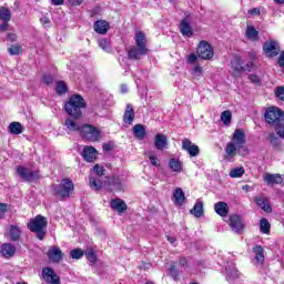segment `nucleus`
<instances>
[{"label":"nucleus","mask_w":284,"mask_h":284,"mask_svg":"<svg viewBox=\"0 0 284 284\" xmlns=\"http://www.w3.org/2000/svg\"><path fill=\"white\" fill-rule=\"evenodd\" d=\"M82 108H85V100L81 95H72L64 104L65 112L73 119H80Z\"/></svg>","instance_id":"obj_1"},{"label":"nucleus","mask_w":284,"mask_h":284,"mask_svg":"<svg viewBox=\"0 0 284 284\" xmlns=\"http://www.w3.org/2000/svg\"><path fill=\"white\" fill-rule=\"evenodd\" d=\"M48 227V220L43 215H37L33 220L28 223V229L30 232L37 234L39 241L45 239V230Z\"/></svg>","instance_id":"obj_2"},{"label":"nucleus","mask_w":284,"mask_h":284,"mask_svg":"<svg viewBox=\"0 0 284 284\" xmlns=\"http://www.w3.org/2000/svg\"><path fill=\"white\" fill-rule=\"evenodd\" d=\"M265 121L272 128H276L280 123L284 121V113L277 106H268L264 113Z\"/></svg>","instance_id":"obj_3"},{"label":"nucleus","mask_w":284,"mask_h":284,"mask_svg":"<svg viewBox=\"0 0 284 284\" xmlns=\"http://www.w3.org/2000/svg\"><path fill=\"white\" fill-rule=\"evenodd\" d=\"M74 192V183L70 179H63L59 185L54 187V193L60 199H68Z\"/></svg>","instance_id":"obj_4"},{"label":"nucleus","mask_w":284,"mask_h":284,"mask_svg":"<svg viewBox=\"0 0 284 284\" xmlns=\"http://www.w3.org/2000/svg\"><path fill=\"white\" fill-rule=\"evenodd\" d=\"M80 134L83 136V139H85L87 141H91L92 143L101 139V132H99V129L90 124L82 125Z\"/></svg>","instance_id":"obj_5"},{"label":"nucleus","mask_w":284,"mask_h":284,"mask_svg":"<svg viewBox=\"0 0 284 284\" xmlns=\"http://www.w3.org/2000/svg\"><path fill=\"white\" fill-rule=\"evenodd\" d=\"M197 55L204 61H210L214 57V49L206 41H201L197 47Z\"/></svg>","instance_id":"obj_6"},{"label":"nucleus","mask_w":284,"mask_h":284,"mask_svg":"<svg viewBox=\"0 0 284 284\" xmlns=\"http://www.w3.org/2000/svg\"><path fill=\"white\" fill-rule=\"evenodd\" d=\"M263 50L265 52V55L268 57V59H272L274 57H278V52H281V47L278 45V42L274 40H267L264 43Z\"/></svg>","instance_id":"obj_7"},{"label":"nucleus","mask_w":284,"mask_h":284,"mask_svg":"<svg viewBox=\"0 0 284 284\" xmlns=\"http://www.w3.org/2000/svg\"><path fill=\"white\" fill-rule=\"evenodd\" d=\"M17 173L23 181H37V179H39V172L31 171L30 169L23 166H18Z\"/></svg>","instance_id":"obj_8"},{"label":"nucleus","mask_w":284,"mask_h":284,"mask_svg":"<svg viewBox=\"0 0 284 284\" xmlns=\"http://www.w3.org/2000/svg\"><path fill=\"white\" fill-rule=\"evenodd\" d=\"M229 225L235 234H241V231L244 230L245 224H243V220L240 217V215L232 214L229 219Z\"/></svg>","instance_id":"obj_9"},{"label":"nucleus","mask_w":284,"mask_h":284,"mask_svg":"<svg viewBox=\"0 0 284 284\" xmlns=\"http://www.w3.org/2000/svg\"><path fill=\"white\" fill-rule=\"evenodd\" d=\"M149 50L148 48H141V47H131L130 50L128 51L129 59H132L133 61H139L148 54Z\"/></svg>","instance_id":"obj_10"},{"label":"nucleus","mask_w":284,"mask_h":284,"mask_svg":"<svg viewBox=\"0 0 284 284\" xmlns=\"http://www.w3.org/2000/svg\"><path fill=\"white\" fill-rule=\"evenodd\" d=\"M243 149L241 146H237V144H234V142H229L225 148V155L224 159L226 161H232L236 154H241V151Z\"/></svg>","instance_id":"obj_11"},{"label":"nucleus","mask_w":284,"mask_h":284,"mask_svg":"<svg viewBox=\"0 0 284 284\" xmlns=\"http://www.w3.org/2000/svg\"><path fill=\"white\" fill-rule=\"evenodd\" d=\"M42 276L47 283H51V284L61 283V278H59V275H57L54 273V270H52L50 267H45L42 270Z\"/></svg>","instance_id":"obj_12"},{"label":"nucleus","mask_w":284,"mask_h":284,"mask_svg":"<svg viewBox=\"0 0 284 284\" xmlns=\"http://www.w3.org/2000/svg\"><path fill=\"white\" fill-rule=\"evenodd\" d=\"M231 142L237 145L239 148H242V150H244L245 149V131L243 129L235 130Z\"/></svg>","instance_id":"obj_13"},{"label":"nucleus","mask_w":284,"mask_h":284,"mask_svg":"<svg viewBox=\"0 0 284 284\" xmlns=\"http://www.w3.org/2000/svg\"><path fill=\"white\" fill-rule=\"evenodd\" d=\"M49 261L52 263H61L63 261V252L57 246H52L48 252Z\"/></svg>","instance_id":"obj_14"},{"label":"nucleus","mask_w":284,"mask_h":284,"mask_svg":"<svg viewBox=\"0 0 284 284\" xmlns=\"http://www.w3.org/2000/svg\"><path fill=\"white\" fill-rule=\"evenodd\" d=\"M180 32L183 34V37H187L189 39L194 37V30L192 29V26L190 24V20L187 18H184L180 23Z\"/></svg>","instance_id":"obj_15"},{"label":"nucleus","mask_w":284,"mask_h":284,"mask_svg":"<svg viewBox=\"0 0 284 284\" xmlns=\"http://www.w3.org/2000/svg\"><path fill=\"white\" fill-rule=\"evenodd\" d=\"M182 149H184L190 154V156H199V145L192 144V141L189 139H184L182 141Z\"/></svg>","instance_id":"obj_16"},{"label":"nucleus","mask_w":284,"mask_h":284,"mask_svg":"<svg viewBox=\"0 0 284 284\" xmlns=\"http://www.w3.org/2000/svg\"><path fill=\"white\" fill-rule=\"evenodd\" d=\"M154 148L160 151L168 150V135L158 133L154 138Z\"/></svg>","instance_id":"obj_17"},{"label":"nucleus","mask_w":284,"mask_h":284,"mask_svg":"<svg viewBox=\"0 0 284 284\" xmlns=\"http://www.w3.org/2000/svg\"><path fill=\"white\" fill-rule=\"evenodd\" d=\"M263 179L267 185H281L283 176L281 174L265 173Z\"/></svg>","instance_id":"obj_18"},{"label":"nucleus","mask_w":284,"mask_h":284,"mask_svg":"<svg viewBox=\"0 0 284 284\" xmlns=\"http://www.w3.org/2000/svg\"><path fill=\"white\" fill-rule=\"evenodd\" d=\"M93 30L98 34H108V31L110 30V22L105 20H98L93 24Z\"/></svg>","instance_id":"obj_19"},{"label":"nucleus","mask_w":284,"mask_h":284,"mask_svg":"<svg viewBox=\"0 0 284 284\" xmlns=\"http://www.w3.org/2000/svg\"><path fill=\"white\" fill-rule=\"evenodd\" d=\"M97 156H99V152L93 146H84L83 149V158L88 161V163H92L97 161Z\"/></svg>","instance_id":"obj_20"},{"label":"nucleus","mask_w":284,"mask_h":284,"mask_svg":"<svg viewBox=\"0 0 284 284\" xmlns=\"http://www.w3.org/2000/svg\"><path fill=\"white\" fill-rule=\"evenodd\" d=\"M254 261L257 265H263L265 263V250L261 245L253 247Z\"/></svg>","instance_id":"obj_21"},{"label":"nucleus","mask_w":284,"mask_h":284,"mask_svg":"<svg viewBox=\"0 0 284 284\" xmlns=\"http://www.w3.org/2000/svg\"><path fill=\"white\" fill-rule=\"evenodd\" d=\"M214 210L219 214V216H222V219H225L230 214V205L225 202H217L214 204Z\"/></svg>","instance_id":"obj_22"},{"label":"nucleus","mask_w":284,"mask_h":284,"mask_svg":"<svg viewBox=\"0 0 284 284\" xmlns=\"http://www.w3.org/2000/svg\"><path fill=\"white\" fill-rule=\"evenodd\" d=\"M239 276H241V273H239V270H236V266H234V264H227L226 281H229V283H232V281H236Z\"/></svg>","instance_id":"obj_23"},{"label":"nucleus","mask_w":284,"mask_h":284,"mask_svg":"<svg viewBox=\"0 0 284 284\" xmlns=\"http://www.w3.org/2000/svg\"><path fill=\"white\" fill-rule=\"evenodd\" d=\"M111 207L119 214H123L128 210V204L121 199H114L111 201Z\"/></svg>","instance_id":"obj_24"},{"label":"nucleus","mask_w":284,"mask_h":284,"mask_svg":"<svg viewBox=\"0 0 284 284\" xmlns=\"http://www.w3.org/2000/svg\"><path fill=\"white\" fill-rule=\"evenodd\" d=\"M16 252L17 247H14V245L11 243H4L1 247V254L4 256V258H12Z\"/></svg>","instance_id":"obj_25"},{"label":"nucleus","mask_w":284,"mask_h":284,"mask_svg":"<svg viewBox=\"0 0 284 284\" xmlns=\"http://www.w3.org/2000/svg\"><path fill=\"white\" fill-rule=\"evenodd\" d=\"M64 125L69 132H81L83 128V125L70 118L64 121Z\"/></svg>","instance_id":"obj_26"},{"label":"nucleus","mask_w":284,"mask_h":284,"mask_svg":"<svg viewBox=\"0 0 284 284\" xmlns=\"http://www.w3.org/2000/svg\"><path fill=\"white\" fill-rule=\"evenodd\" d=\"M133 134L135 139H139V141H143V139H145V135L148 134V131H145V126L143 124H135L133 126Z\"/></svg>","instance_id":"obj_27"},{"label":"nucleus","mask_w":284,"mask_h":284,"mask_svg":"<svg viewBox=\"0 0 284 284\" xmlns=\"http://www.w3.org/2000/svg\"><path fill=\"white\" fill-rule=\"evenodd\" d=\"M169 166L171 168L172 172H176L178 174L183 172V162L179 159L172 158L169 161Z\"/></svg>","instance_id":"obj_28"},{"label":"nucleus","mask_w":284,"mask_h":284,"mask_svg":"<svg viewBox=\"0 0 284 284\" xmlns=\"http://www.w3.org/2000/svg\"><path fill=\"white\" fill-rule=\"evenodd\" d=\"M123 121L124 123H128V125H132L134 122V109L132 108L131 104L126 105L124 115H123Z\"/></svg>","instance_id":"obj_29"},{"label":"nucleus","mask_w":284,"mask_h":284,"mask_svg":"<svg viewBox=\"0 0 284 284\" xmlns=\"http://www.w3.org/2000/svg\"><path fill=\"white\" fill-rule=\"evenodd\" d=\"M255 201L261 210H264V212H272V206L270 205L267 197L258 196L255 197Z\"/></svg>","instance_id":"obj_30"},{"label":"nucleus","mask_w":284,"mask_h":284,"mask_svg":"<svg viewBox=\"0 0 284 284\" xmlns=\"http://www.w3.org/2000/svg\"><path fill=\"white\" fill-rule=\"evenodd\" d=\"M173 199H175L176 205H183V203H185V193L183 192V189L176 187L173 192Z\"/></svg>","instance_id":"obj_31"},{"label":"nucleus","mask_w":284,"mask_h":284,"mask_svg":"<svg viewBox=\"0 0 284 284\" xmlns=\"http://www.w3.org/2000/svg\"><path fill=\"white\" fill-rule=\"evenodd\" d=\"M135 47L138 48H148V40L145 39V33L138 31L135 33Z\"/></svg>","instance_id":"obj_32"},{"label":"nucleus","mask_w":284,"mask_h":284,"mask_svg":"<svg viewBox=\"0 0 284 284\" xmlns=\"http://www.w3.org/2000/svg\"><path fill=\"white\" fill-rule=\"evenodd\" d=\"M231 65L235 72H241L242 70H250V67H243V61L239 57L232 60Z\"/></svg>","instance_id":"obj_33"},{"label":"nucleus","mask_w":284,"mask_h":284,"mask_svg":"<svg viewBox=\"0 0 284 284\" xmlns=\"http://www.w3.org/2000/svg\"><path fill=\"white\" fill-rule=\"evenodd\" d=\"M9 236L11 241H19V239H21V229L18 225H11L9 229Z\"/></svg>","instance_id":"obj_34"},{"label":"nucleus","mask_w":284,"mask_h":284,"mask_svg":"<svg viewBox=\"0 0 284 284\" xmlns=\"http://www.w3.org/2000/svg\"><path fill=\"white\" fill-rule=\"evenodd\" d=\"M246 39H248V41H257L258 40V31L256 30V28H254L252 26H247Z\"/></svg>","instance_id":"obj_35"},{"label":"nucleus","mask_w":284,"mask_h":284,"mask_svg":"<svg viewBox=\"0 0 284 284\" xmlns=\"http://www.w3.org/2000/svg\"><path fill=\"white\" fill-rule=\"evenodd\" d=\"M190 213L196 219H201L203 216V202H196Z\"/></svg>","instance_id":"obj_36"},{"label":"nucleus","mask_w":284,"mask_h":284,"mask_svg":"<svg viewBox=\"0 0 284 284\" xmlns=\"http://www.w3.org/2000/svg\"><path fill=\"white\" fill-rule=\"evenodd\" d=\"M89 184L91 190H95V192L99 191L101 187H103V183L99 178L90 176Z\"/></svg>","instance_id":"obj_37"},{"label":"nucleus","mask_w":284,"mask_h":284,"mask_svg":"<svg viewBox=\"0 0 284 284\" xmlns=\"http://www.w3.org/2000/svg\"><path fill=\"white\" fill-rule=\"evenodd\" d=\"M9 131L11 134H22L23 133V126L19 122H12L9 125Z\"/></svg>","instance_id":"obj_38"},{"label":"nucleus","mask_w":284,"mask_h":284,"mask_svg":"<svg viewBox=\"0 0 284 284\" xmlns=\"http://www.w3.org/2000/svg\"><path fill=\"white\" fill-rule=\"evenodd\" d=\"M221 121L224 125H230V123H232V111H223L221 113Z\"/></svg>","instance_id":"obj_39"},{"label":"nucleus","mask_w":284,"mask_h":284,"mask_svg":"<svg viewBox=\"0 0 284 284\" xmlns=\"http://www.w3.org/2000/svg\"><path fill=\"white\" fill-rule=\"evenodd\" d=\"M11 13H10V9L1 7L0 8V19L1 21H4L6 23H8V21H10L11 19Z\"/></svg>","instance_id":"obj_40"},{"label":"nucleus","mask_w":284,"mask_h":284,"mask_svg":"<svg viewBox=\"0 0 284 284\" xmlns=\"http://www.w3.org/2000/svg\"><path fill=\"white\" fill-rule=\"evenodd\" d=\"M245 174V169L243 166L232 169L230 172L231 179H241Z\"/></svg>","instance_id":"obj_41"},{"label":"nucleus","mask_w":284,"mask_h":284,"mask_svg":"<svg viewBox=\"0 0 284 284\" xmlns=\"http://www.w3.org/2000/svg\"><path fill=\"white\" fill-rule=\"evenodd\" d=\"M270 221H267V219H262L260 221V230L262 232V234H270Z\"/></svg>","instance_id":"obj_42"},{"label":"nucleus","mask_w":284,"mask_h":284,"mask_svg":"<svg viewBox=\"0 0 284 284\" xmlns=\"http://www.w3.org/2000/svg\"><path fill=\"white\" fill-rule=\"evenodd\" d=\"M8 52L11 57H17L23 52V49L19 44H13L8 48Z\"/></svg>","instance_id":"obj_43"},{"label":"nucleus","mask_w":284,"mask_h":284,"mask_svg":"<svg viewBox=\"0 0 284 284\" xmlns=\"http://www.w3.org/2000/svg\"><path fill=\"white\" fill-rule=\"evenodd\" d=\"M55 92L60 95L65 94V92H68V84H65L64 81L57 82Z\"/></svg>","instance_id":"obj_44"},{"label":"nucleus","mask_w":284,"mask_h":284,"mask_svg":"<svg viewBox=\"0 0 284 284\" xmlns=\"http://www.w3.org/2000/svg\"><path fill=\"white\" fill-rule=\"evenodd\" d=\"M110 190L111 191H114V190L121 191V190H123V183H121V180H119V179L111 180Z\"/></svg>","instance_id":"obj_45"},{"label":"nucleus","mask_w":284,"mask_h":284,"mask_svg":"<svg viewBox=\"0 0 284 284\" xmlns=\"http://www.w3.org/2000/svg\"><path fill=\"white\" fill-rule=\"evenodd\" d=\"M71 258H75L79 261V258L83 257V250L81 248H74L70 252Z\"/></svg>","instance_id":"obj_46"},{"label":"nucleus","mask_w":284,"mask_h":284,"mask_svg":"<svg viewBox=\"0 0 284 284\" xmlns=\"http://www.w3.org/2000/svg\"><path fill=\"white\" fill-rule=\"evenodd\" d=\"M274 130L280 139H284V120L282 121V123L274 126Z\"/></svg>","instance_id":"obj_47"},{"label":"nucleus","mask_w":284,"mask_h":284,"mask_svg":"<svg viewBox=\"0 0 284 284\" xmlns=\"http://www.w3.org/2000/svg\"><path fill=\"white\" fill-rule=\"evenodd\" d=\"M99 47L101 48V50H103L104 52H110V42H108V40L105 39H100L99 40Z\"/></svg>","instance_id":"obj_48"},{"label":"nucleus","mask_w":284,"mask_h":284,"mask_svg":"<svg viewBox=\"0 0 284 284\" xmlns=\"http://www.w3.org/2000/svg\"><path fill=\"white\" fill-rule=\"evenodd\" d=\"M191 74L192 77L196 78V77H201L203 74V67L201 65H195L192 70H191Z\"/></svg>","instance_id":"obj_49"},{"label":"nucleus","mask_w":284,"mask_h":284,"mask_svg":"<svg viewBox=\"0 0 284 284\" xmlns=\"http://www.w3.org/2000/svg\"><path fill=\"white\" fill-rule=\"evenodd\" d=\"M40 23L43 26V28H50L52 26V21H50L48 16H41Z\"/></svg>","instance_id":"obj_50"},{"label":"nucleus","mask_w":284,"mask_h":284,"mask_svg":"<svg viewBox=\"0 0 284 284\" xmlns=\"http://www.w3.org/2000/svg\"><path fill=\"white\" fill-rule=\"evenodd\" d=\"M85 256L91 263H97V255L94 254V251L88 250L85 252Z\"/></svg>","instance_id":"obj_51"},{"label":"nucleus","mask_w":284,"mask_h":284,"mask_svg":"<svg viewBox=\"0 0 284 284\" xmlns=\"http://www.w3.org/2000/svg\"><path fill=\"white\" fill-rule=\"evenodd\" d=\"M149 161L151 164H153L155 168H159V165H161V161L159 160V158L154 154L149 155Z\"/></svg>","instance_id":"obj_52"},{"label":"nucleus","mask_w":284,"mask_h":284,"mask_svg":"<svg viewBox=\"0 0 284 284\" xmlns=\"http://www.w3.org/2000/svg\"><path fill=\"white\" fill-rule=\"evenodd\" d=\"M275 95L277 99H280V101H284V87H277L275 89Z\"/></svg>","instance_id":"obj_53"},{"label":"nucleus","mask_w":284,"mask_h":284,"mask_svg":"<svg viewBox=\"0 0 284 284\" xmlns=\"http://www.w3.org/2000/svg\"><path fill=\"white\" fill-rule=\"evenodd\" d=\"M93 172H95V174L98 176H103V174H105V169H103V166L97 164L93 166Z\"/></svg>","instance_id":"obj_54"},{"label":"nucleus","mask_w":284,"mask_h":284,"mask_svg":"<svg viewBox=\"0 0 284 284\" xmlns=\"http://www.w3.org/2000/svg\"><path fill=\"white\" fill-rule=\"evenodd\" d=\"M43 81L47 85H52V83H54V78H52L50 74H45L43 77Z\"/></svg>","instance_id":"obj_55"},{"label":"nucleus","mask_w":284,"mask_h":284,"mask_svg":"<svg viewBox=\"0 0 284 284\" xmlns=\"http://www.w3.org/2000/svg\"><path fill=\"white\" fill-rule=\"evenodd\" d=\"M268 141H270V143H272V145H276L278 143V138L276 136V134L271 133L268 135Z\"/></svg>","instance_id":"obj_56"},{"label":"nucleus","mask_w":284,"mask_h":284,"mask_svg":"<svg viewBox=\"0 0 284 284\" xmlns=\"http://www.w3.org/2000/svg\"><path fill=\"white\" fill-rule=\"evenodd\" d=\"M197 59H199V57H196V53H191L187 57V63L194 64V63H196Z\"/></svg>","instance_id":"obj_57"},{"label":"nucleus","mask_w":284,"mask_h":284,"mask_svg":"<svg viewBox=\"0 0 284 284\" xmlns=\"http://www.w3.org/2000/svg\"><path fill=\"white\" fill-rule=\"evenodd\" d=\"M248 14H252V17H258V14H261V9L258 8H254L248 10Z\"/></svg>","instance_id":"obj_58"},{"label":"nucleus","mask_w":284,"mask_h":284,"mask_svg":"<svg viewBox=\"0 0 284 284\" xmlns=\"http://www.w3.org/2000/svg\"><path fill=\"white\" fill-rule=\"evenodd\" d=\"M7 41H10V43H14V41H17V36L14 33H8Z\"/></svg>","instance_id":"obj_59"},{"label":"nucleus","mask_w":284,"mask_h":284,"mask_svg":"<svg viewBox=\"0 0 284 284\" xmlns=\"http://www.w3.org/2000/svg\"><path fill=\"white\" fill-rule=\"evenodd\" d=\"M250 81H252V83H261V79H258L255 74L250 75Z\"/></svg>","instance_id":"obj_60"},{"label":"nucleus","mask_w":284,"mask_h":284,"mask_svg":"<svg viewBox=\"0 0 284 284\" xmlns=\"http://www.w3.org/2000/svg\"><path fill=\"white\" fill-rule=\"evenodd\" d=\"M70 6H81L83 3V0H69Z\"/></svg>","instance_id":"obj_61"},{"label":"nucleus","mask_w":284,"mask_h":284,"mask_svg":"<svg viewBox=\"0 0 284 284\" xmlns=\"http://www.w3.org/2000/svg\"><path fill=\"white\" fill-rule=\"evenodd\" d=\"M278 65L280 68H284V52L278 58Z\"/></svg>","instance_id":"obj_62"},{"label":"nucleus","mask_w":284,"mask_h":284,"mask_svg":"<svg viewBox=\"0 0 284 284\" xmlns=\"http://www.w3.org/2000/svg\"><path fill=\"white\" fill-rule=\"evenodd\" d=\"M6 30H8V22L0 24V32H6Z\"/></svg>","instance_id":"obj_63"},{"label":"nucleus","mask_w":284,"mask_h":284,"mask_svg":"<svg viewBox=\"0 0 284 284\" xmlns=\"http://www.w3.org/2000/svg\"><path fill=\"white\" fill-rule=\"evenodd\" d=\"M53 6H63L64 0H51Z\"/></svg>","instance_id":"obj_64"}]
</instances>
